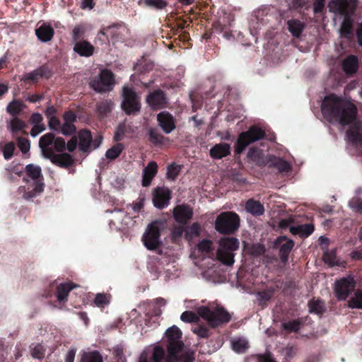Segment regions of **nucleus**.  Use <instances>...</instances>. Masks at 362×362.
Returning <instances> with one entry per match:
<instances>
[{"instance_id":"nucleus-51","label":"nucleus","mask_w":362,"mask_h":362,"mask_svg":"<svg viewBox=\"0 0 362 362\" xmlns=\"http://www.w3.org/2000/svg\"><path fill=\"white\" fill-rule=\"evenodd\" d=\"M273 163L281 172H286L290 169L288 163L279 158H274V162Z\"/></svg>"},{"instance_id":"nucleus-27","label":"nucleus","mask_w":362,"mask_h":362,"mask_svg":"<svg viewBox=\"0 0 362 362\" xmlns=\"http://www.w3.org/2000/svg\"><path fill=\"white\" fill-rule=\"evenodd\" d=\"M77 285L73 283H65L61 284L57 288V298L59 302H66L69 293L74 288H76Z\"/></svg>"},{"instance_id":"nucleus-29","label":"nucleus","mask_w":362,"mask_h":362,"mask_svg":"<svg viewBox=\"0 0 362 362\" xmlns=\"http://www.w3.org/2000/svg\"><path fill=\"white\" fill-rule=\"evenodd\" d=\"M358 66V58L354 55H349L342 62L343 70L347 74L355 73Z\"/></svg>"},{"instance_id":"nucleus-6","label":"nucleus","mask_w":362,"mask_h":362,"mask_svg":"<svg viewBox=\"0 0 362 362\" xmlns=\"http://www.w3.org/2000/svg\"><path fill=\"white\" fill-rule=\"evenodd\" d=\"M39 146L43 157L48 158L54 153L64 151L66 143L62 138H54L53 134L47 133L40 137Z\"/></svg>"},{"instance_id":"nucleus-54","label":"nucleus","mask_w":362,"mask_h":362,"mask_svg":"<svg viewBox=\"0 0 362 362\" xmlns=\"http://www.w3.org/2000/svg\"><path fill=\"white\" fill-rule=\"evenodd\" d=\"M76 130L74 124L64 122L63 125L60 127L59 132L64 135H70Z\"/></svg>"},{"instance_id":"nucleus-9","label":"nucleus","mask_w":362,"mask_h":362,"mask_svg":"<svg viewBox=\"0 0 362 362\" xmlns=\"http://www.w3.org/2000/svg\"><path fill=\"white\" fill-rule=\"evenodd\" d=\"M122 98V108L127 115H136L140 111V98L132 88L123 87Z\"/></svg>"},{"instance_id":"nucleus-64","label":"nucleus","mask_w":362,"mask_h":362,"mask_svg":"<svg viewBox=\"0 0 362 362\" xmlns=\"http://www.w3.org/2000/svg\"><path fill=\"white\" fill-rule=\"evenodd\" d=\"M144 197H139L137 201L132 205V209L134 212H139L144 206Z\"/></svg>"},{"instance_id":"nucleus-30","label":"nucleus","mask_w":362,"mask_h":362,"mask_svg":"<svg viewBox=\"0 0 362 362\" xmlns=\"http://www.w3.org/2000/svg\"><path fill=\"white\" fill-rule=\"evenodd\" d=\"M288 30L293 37H299L305 28V23L297 19L287 21Z\"/></svg>"},{"instance_id":"nucleus-36","label":"nucleus","mask_w":362,"mask_h":362,"mask_svg":"<svg viewBox=\"0 0 362 362\" xmlns=\"http://www.w3.org/2000/svg\"><path fill=\"white\" fill-rule=\"evenodd\" d=\"M231 346L234 351L242 354L249 348V343L246 339L238 337L231 339Z\"/></svg>"},{"instance_id":"nucleus-53","label":"nucleus","mask_w":362,"mask_h":362,"mask_svg":"<svg viewBox=\"0 0 362 362\" xmlns=\"http://www.w3.org/2000/svg\"><path fill=\"white\" fill-rule=\"evenodd\" d=\"M15 145L13 142H9L5 145L3 148V154L5 159H10L13 154Z\"/></svg>"},{"instance_id":"nucleus-42","label":"nucleus","mask_w":362,"mask_h":362,"mask_svg":"<svg viewBox=\"0 0 362 362\" xmlns=\"http://www.w3.org/2000/svg\"><path fill=\"white\" fill-rule=\"evenodd\" d=\"M281 327L285 330L296 332L301 329L302 323L298 320H294L282 323Z\"/></svg>"},{"instance_id":"nucleus-58","label":"nucleus","mask_w":362,"mask_h":362,"mask_svg":"<svg viewBox=\"0 0 362 362\" xmlns=\"http://www.w3.org/2000/svg\"><path fill=\"white\" fill-rule=\"evenodd\" d=\"M349 206L353 210L362 213V200L353 199L349 202Z\"/></svg>"},{"instance_id":"nucleus-19","label":"nucleus","mask_w":362,"mask_h":362,"mask_svg":"<svg viewBox=\"0 0 362 362\" xmlns=\"http://www.w3.org/2000/svg\"><path fill=\"white\" fill-rule=\"evenodd\" d=\"M146 102L151 108L157 110L163 107L167 99L163 91L156 90L147 96Z\"/></svg>"},{"instance_id":"nucleus-23","label":"nucleus","mask_w":362,"mask_h":362,"mask_svg":"<svg viewBox=\"0 0 362 362\" xmlns=\"http://www.w3.org/2000/svg\"><path fill=\"white\" fill-rule=\"evenodd\" d=\"M110 226H115L117 228H122L124 225L127 223L129 217L126 213L120 209L115 210L110 213Z\"/></svg>"},{"instance_id":"nucleus-47","label":"nucleus","mask_w":362,"mask_h":362,"mask_svg":"<svg viewBox=\"0 0 362 362\" xmlns=\"http://www.w3.org/2000/svg\"><path fill=\"white\" fill-rule=\"evenodd\" d=\"M110 301V296L108 294L104 293H98L95 296L94 303L98 307H104L106 305H108Z\"/></svg>"},{"instance_id":"nucleus-39","label":"nucleus","mask_w":362,"mask_h":362,"mask_svg":"<svg viewBox=\"0 0 362 362\" xmlns=\"http://www.w3.org/2000/svg\"><path fill=\"white\" fill-rule=\"evenodd\" d=\"M212 243L208 240H203L197 245V252L203 256L204 258L208 255L212 250Z\"/></svg>"},{"instance_id":"nucleus-62","label":"nucleus","mask_w":362,"mask_h":362,"mask_svg":"<svg viewBox=\"0 0 362 362\" xmlns=\"http://www.w3.org/2000/svg\"><path fill=\"white\" fill-rule=\"evenodd\" d=\"M76 351V347L71 346L65 356V362H74Z\"/></svg>"},{"instance_id":"nucleus-41","label":"nucleus","mask_w":362,"mask_h":362,"mask_svg":"<svg viewBox=\"0 0 362 362\" xmlns=\"http://www.w3.org/2000/svg\"><path fill=\"white\" fill-rule=\"evenodd\" d=\"M123 149V145L122 144H117L106 151L105 157L107 159L114 160L120 155Z\"/></svg>"},{"instance_id":"nucleus-5","label":"nucleus","mask_w":362,"mask_h":362,"mask_svg":"<svg viewBox=\"0 0 362 362\" xmlns=\"http://www.w3.org/2000/svg\"><path fill=\"white\" fill-rule=\"evenodd\" d=\"M197 312L199 316L207 321L212 327L227 323L231 318L230 315L221 307L209 309L208 307L201 306L197 308Z\"/></svg>"},{"instance_id":"nucleus-16","label":"nucleus","mask_w":362,"mask_h":362,"mask_svg":"<svg viewBox=\"0 0 362 362\" xmlns=\"http://www.w3.org/2000/svg\"><path fill=\"white\" fill-rule=\"evenodd\" d=\"M349 144L356 147H362V123L354 122L346 133Z\"/></svg>"},{"instance_id":"nucleus-12","label":"nucleus","mask_w":362,"mask_h":362,"mask_svg":"<svg viewBox=\"0 0 362 362\" xmlns=\"http://www.w3.org/2000/svg\"><path fill=\"white\" fill-rule=\"evenodd\" d=\"M264 136V131L257 127H252L248 131L240 134L235 149L237 153H242L250 144L255 142Z\"/></svg>"},{"instance_id":"nucleus-44","label":"nucleus","mask_w":362,"mask_h":362,"mask_svg":"<svg viewBox=\"0 0 362 362\" xmlns=\"http://www.w3.org/2000/svg\"><path fill=\"white\" fill-rule=\"evenodd\" d=\"M273 293V288H267L262 292H258L256 295L258 303L260 305L264 304L272 298Z\"/></svg>"},{"instance_id":"nucleus-11","label":"nucleus","mask_w":362,"mask_h":362,"mask_svg":"<svg viewBox=\"0 0 362 362\" xmlns=\"http://www.w3.org/2000/svg\"><path fill=\"white\" fill-rule=\"evenodd\" d=\"M90 87L96 92H106L112 89L114 86L113 74L108 70H102L90 82Z\"/></svg>"},{"instance_id":"nucleus-49","label":"nucleus","mask_w":362,"mask_h":362,"mask_svg":"<svg viewBox=\"0 0 362 362\" xmlns=\"http://www.w3.org/2000/svg\"><path fill=\"white\" fill-rule=\"evenodd\" d=\"M180 320L185 322H196L199 320V316L192 311H185L182 313Z\"/></svg>"},{"instance_id":"nucleus-59","label":"nucleus","mask_w":362,"mask_h":362,"mask_svg":"<svg viewBox=\"0 0 362 362\" xmlns=\"http://www.w3.org/2000/svg\"><path fill=\"white\" fill-rule=\"evenodd\" d=\"M112 185L114 187L117 188V189H124L126 187V179L121 176V177H117L112 182Z\"/></svg>"},{"instance_id":"nucleus-18","label":"nucleus","mask_w":362,"mask_h":362,"mask_svg":"<svg viewBox=\"0 0 362 362\" xmlns=\"http://www.w3.org/2000/svg\"><path fill=\"white\" fill-rule=\"evenodd\" d=\"M192 214V209L185 204L178 205L173 209V216L180 223H186L191 219Z\"/></svg>"},{"instance_id":"nucleus-57","label":"nucleus","mask_w":362,"mask_h":362,"mask_svg":"<svg viewBox=\"0 0 362 362\" xmlns=\"http://www.w3.org/2000/svg\"><path fill=\"white\" fill-rule=\"evenodd\" d=\"M192 332L200 338H206L209 336V331L206 327L197 326L192 328Z\"/></svg>"},{"instance_id":"nucleus-52","label":"nucleus","mask_w":362,"mask_h":362,"mask_svg":"<svg viewBox=\"0 0 362 362\" xmlns=\"http://www.w3.org/2000/svg\"><path fill=\"white\" fill-rule=\"evenodd\" d=\"M18 146L23 153L28 152L30 148V141L24 137L18 138Z\"/></svg>"},{"instance_id":"nucleus-50","label":"nucleus","mask_w":362,"mask_h":362,"mask_svg":"<svg viewBox=\"0 0 362 362\" xmlns=\"http://www.w3.org/2000/svg\"><path fill=\"white\" fill-rule=\"evenodd\" d=\"M180 170V166L175 164H171L168 167L167 177L168 178L173 180H175Z\"/></svg>"},{"instance_id":"nucleus-33","label":"nucleus","mask_w":362,"mask_h":362,"mask_svg":"<svg viewBox=\"0 0 362 362\" xmlns=\"http://www.w3.org/2000/svg\"><path fill=\"white\" fill-rule=\"evenodd\" d=\"M78 146L82 151H86L90 148L92 136L89 131L82 130L78 133Z\"/></svg>"},{"instance_id":"nucleus-38","label":"nucleus","mask_w":362,"mask_h":362,"mask_svg":"<svg viewBox=\"0 0 362 362\" xmlns=\"http://www.w3.org/2000/svg\"><path fill=\"white\" fill-rule=\"evenodd\" d=\"M139 5L141 6L151 7L156 9H162L167 6L164 0H139Z\"/></svg>"},{"instance_id":"nucleus-37","label":"nucleus","mask_w":362,"mask_h":362,"mask_svg":"<svg viewBox=\"0 0 362 362\" xmlns=\"http://www.w3.org/2000/svg\"><path fill=\"white\" fill-rule=\"evenodd\" d=\"M81 362H103V358L98 351H83Z\"/></svg>"},{"instance_id":"nucleus-46","label":"nucleus","mask_w":362,"mask_h":362,"mask_svg":"<svg viewBox=\"0 0 362 362\" xmlns=\"http://www.w3.org/2000/svg\"><path fill=\"white\" fill-rule=\"evenodd\" d=\"M45 354V346L41 344H37L31 346V355L35 358H42Z\"/></svg>"},{"instance_id":"nucleus-2","label":"nucleus","mask_w":362,"mask_h":362,"mask_svg":"<svg viewBox=\"0 0 362 362\" xmlns=\"http://www.w3.org/2000/svg\"><path fill=\"white\" fill-rule=\"evenodd\" d=\"M168 339L167 354H164L163 359L166 362H194V351L184 347L181 341L182 332L175 325H173L165 331Z\"/></svg>"},{"instance_id":"nucleus-24","label":"nucleus","mask_w":362,"mask_h":362,"mask_svg":"<svg viewBox=\"0 0 362 362\" xmlns=\"http://www.w3.org/2000/svg\"><path fill=\"white\" fill-rule=\"evenodd\" d=\"M35 34L40 41L46 42L51 40L52 38L54 35V30L51 25L46 23H42L38 28L35 30Z\"/></svg>"},{"instance_id":"nucleus-15","label":"nucleus","mask_w":362,"mask_h":362,"mask_svg":"<svg viewBox=\"0 0 362 362\" xmlns=\"http://www.w3.org/2000/svg\"><path fill=\"white\" fill-rule=\"evenodd\" d=\"M170 199V191L165 187H157L153 192V202L157 209H163L168 206Z\"/></svg>"},{"instance_id":"nucleus-22","label":"nucleus","mask_w":362,"mask_h":362,"mask_svg":"<svg viewBox=\"0 0 362 362\" xmlns=\"http://www.w3.org/2000/svg\"><path fill=\"white\" fill-rule=\"evenodd\" d=\"M158 171V165L156 162L151 161L148 163L147 166L144 169L142 174V186L148 187L150 185L153 178L155 177Z\"/></svg>"},{"instance_id":"nucleus-8","label":"nucleus","mask_w":362,"mask_h":362,"mask_svg":"<svg viewBox=\"0 0 362 362\" xmlns=\"http://www.w3.org/2000/svg\"><path fill=\"white\" fill-rule=\"evenodd\" d=\"M240 226V218L237 214L231 211L223 212L218 215L215 221V228L222 234H230Z\"/></svg>"},{"instance_id":"nucleus-55","label":"nucleus","mask_w":362,"mask_h":362,"mask_svg":"<svg viewBox=\"0 0 362 362\" xmlns=\"http://www.w3.org/2000/svg\"><path fill=\"white\" fill-rule=\"evenodd\" d=\"M112 107H113V103L110 100H105V102L101 103L98 106V111L100 113H103V114H105L107 112H110L112 109Z\"/></svg>"},{"instance_id":"nucleus-20","label":"nucleus","mask_w":362,"mask_h":362,"mask_svg":"<svg viewBox=\"0 0 362 362\" xmlns=\"http://www.w3.org/2000/svg\"><path fill=\"white\" fill-rule=\"evenodd\" d=\"M157 119L160 127L166 134L170 133L175 127L172 115L167 112L159 113Z\"/></svg>"},{"instance_id":"nucleus-61","label":"nucleus","mask_w":362,"mask_h":362,"mask_svg":"<svg viewBox=\"0 0 362 362\" xmlns=\"http://www.w3.org/2000/svg\"><path fill=\"white\" fill-rule=\"evenodd\" d=\"M45 130V126L44 124H33V127L30 131V135L33 137H36L40 133Z\"/></svg>"},{"instance_id":"nucleus-4","label":"nucleus","mask_w":362,"mask_h":362,"mask_svg":"<svg viewBox=\"0 0 362 362\" xmlns=\"http://www.w3.org/2000/svg\"><path fill=\"white\" fill-rule=\"evenodd\" d=\"M329 11L340 17H344L341 28L340 35L341 37H350L352 35L353 19L351 14L354 10L353 3L347 0H332L328 5Z\"/></svg>"},{"instance_id":"nucleus-14","label":"nucleus","mask_w":362,"mask_h":362,"mask_svg":"<svg viewBox=\"0 0 362 362\" xmlns=\"http://www.w3.org/2000/svg\"><path fill=\"white\" fill-rule=\"evenodd\" d=\"M164 349L158 344L146 347L141 354L139 362H162Z\"/></svg>"},{"instance_id":"nucleus-3","label":"nucleus","mask_w":362,"mask_h":362,"mask_svg":"<svg viewBox=\"0 0 362 362\" xmlns=\"http://www.w3.org/2000/svg\"><path fill=\"white\" fill-rule=\"evenodd\" d=\"M23 181L25 185L19 187L18 191L25 199L29 200L35 197L44 190L43 177L38 165L28 164L25 166Z\"/></svg>"},{"instance_id":"nucleus-40","label":"nucleus","mask_w":362,"mask_h":362,"mask_svg":"<svg viewBox=\"0 0 362 362\" xmlns=\"http://www.w3.org/2000/svg\"><path fill=\"white\" fill-rule=\"evenodd\" d=\"M23 107V103L21 101L13 100L8 104L6 111L13 116H16L22 111Z\"/></svg>"},{"instance_id":"nucleus-17","label":"nucleus","mask_w":362,"mask_h":362,"mask_svg":"<svg viewBox=\"0 0 362 362\" xmlns=\"http://www.w3.org/2000/svg\"><path fill=\"white\" fill-rule=\"evenodd\" d=\"M275 243L276 245L279 246V253L281 260L286 262L291 250L294 246L293 241L287 238L286 236H280L276 239Z\"/></svg>"},{"instance_id":"nucleus-34","label":"nucleus","mask_w":362,"mask_h":362,"mask_svg":"<svg viewBox=\"0 0 362 362\" xmlns=\"http://www.w3.org/2000/svg\"><path fill=\"white\" fill-rule=\"evenodd\" d=\"M314 230V227L312 224H303L296 226H291L290 232L293 235H299L302 237H307L310 235Z\"/></svg>"},{"instance_id":"nucleus-43","label":"nucleus","mask_w":362,"mask_h":362,"mask_svg":"<svg viewBox=\"0 0 362 362\" xmlns=\"http://www.w3.org/2000/svg\"><path fill=\"white\" fill-rule=\"evenodd\" d=\"M310 313L317 315L322 314L324 310V303L320 300H313L308 303Z\"/></svg>"},{"instance_id":"nucleus-28","label":"nucleus","mask_w":362,"mask_h":362,"mask_svg":"<svg viewBox=\"0 0 362 362\" xmlns=\"http://www.w3.org/2000/svg\"><path fill=\"white\" fill-rule=\"evenodd\" d=\"M245 210L254 216H259L264 214V207L258 201L249 199L245 204Z\"/></svg>"},{"instance_id":"nucleus-56","label":"nucleus","mask_w":362,"mask_h":362,"mask_svg":"<svg viewBox=\"0 0 362 362\" xmlns=\"http://www.w3.org/2000/svg\"><path fill=\"white\" fill-rule=\"evenodd\" d=\"M262 151L257 148H250L247 153V157L255 162H259Z\"/></svg>"},{"instance_id":"nucleus-26","label":"nucleus","mask_w":362,"mask_h":362,"mask_svg":"<svg viewBox=\"0 0 362 362\" xmlns=\"http://www.w3.org/2000/svg\"><path fill=\"white\" fill-rule=\"evenodd\" d=\"M230 152V146L228 144L221 143L215 145L210 150V155L216 159L228 156Z\"/></svg>"},{"instance_id":"nucleus-32","label":"nucleus","mask_w":362,"mask_h":362,"mask_svg":"<svg viewBox=\"0 0 362 362\" xmlns=\"http://www.w3.org/2000/svg\"><path fill=\"white\" fill-rule=\"evenodd\" d=\"M74 49L79 55L87 57L93 54L94 47L89 42L81 41L75 44Z\"/></svg>"},{"instance_id":"nucleus-45","label":"nucleus","mask_w":362,"mask_h":362,"mask_svg":"<svg viewBox=\"0 0 362 362\" xmlns=\"http://www.w3.org/2000/svg\"><path fill=\"white\" fill-rule=\"evenodd\" d=\"M200 233V226L197 223H194L192 225H191L189 227H188L185 230V238L187 240H191L194 237L198 236Z\"/></svg>"},{"instance_id":"nucleus-7","label":"nucleus","mask_w":362,"mask_h":362,"mask_svg":"<svg viewBox=\"0 0 362 362\" xmlns=\"http://www.w3.org/2000/svg\"><path fill=\"white\" fill-rule=\"evenodd\" d=\"M239 247V241L235 238H222L219 242L217 257L223 264L231 266L234 263V252Z\"/></svg>"},{"instance_id":"nucleus-10","label":"nucleus","mask_w":362,"mask_h":362,"mask_svg":"<svg viewBox=\"0 0 362 362\" xmlns=\"http://www.w3.org/2000/svg\"><path fill=\"white\" fill-rule=\"evenodd\" d=\"M162 225V223L156 221L148 226L142 238L144 245L148 250H155L160 245V231Z\"/></svg>"},{"instance_id":"nucleus-1","label":"nucleus","mask_w":362,"mask_h":362,"mask_svg":"<svg viewBox=\"0 0 362 362\" xmlns=\"http://www.w3.org/2000/svg\"><path fill=\"white\" fill-rule=\"evenodd\" d=\"M321 109L328 122H339L342 125L351 123L356 116V107L352 103L334 95L325 98Z\"/></svg>"},{"instance_id":"nucleus-21","label":"nucleus","mask_w":362,"mask_h":362,"mask_svg":"<svg viewBox=\"0 0 362 362\" xmlns=\"http://www.w3.org/2000/svg\"><path fill=\"white\" fill-rule=\"evenodd\" d=\"M262 12L258 11L257 12H254V13L250 16L249 20V30L250 34L255 37L259 30L262 28L264 23L262 17Z\"/></svg>"},{"instance_id":"nucleus-48","label":"nucleus","mask_w":362,"mask_h":362,"mask_svg":"<svg viewBox=\"0 0 362 362\" xmlns=\"http://www.w3.org/2000/svg\"><path fill=\"white\" fill-rule=\"evenodd\" d=\"M47 69L45 68L37 69L27 75L23 78L24 80H32L33 81H37L39 77L46 75Z\"/></svg>"},{"instance_id":"nucleus-25","label":"nucleus","mask_w":362,"mask_h":362,"mask_svg":"<svg viewBox=\"0 0 362 362\" xmlns=\"http://www.w3.org/2000/svg\"><path fill=\"white\" fill-rule=\"evenodd\" d=\"M48 158L52 161V163L62 168H67L70 166L74 161L72 157L68 153H54Z\"/></svg>"},{"instance_id":"nucleus-63","label":"nucleus","mask_w":362,"mask_h":362,"mask_svg":"<svg viewBox=\"0 0 362 362\" xmlns=\"http://www.w3.org/2000/svg\"><path fill=\"white\" fill-rule=\"evenodd\" d=\"M149 137L150 141L155 144H160L162 142V136L154 130L149 131Z\"/></svg>"},{"instance_id":"nucleus-31","label":"nucleus","mask_w":362,"mask_h":362,"mask_svg":"<svg viewBox=\"0 0 362 362\" xmlns=\"http://www.w3.org/2000/svg\"><path fill=\"white\" fill-rule=\"evenodd\" d=\"M6 127L12 134L23 132L26 127L25 123L16 117L6 122Z\"/></svg>"},{"instance_id":"nucleus-35","label":"nucleus","mask_w":362,"mask_h":362,"mask_svg":"<svg viewBox=\"0 0 362 362\" xmlns=\"http://www.w3.org/2000/svg\"><path fill=\"white\" fill-rule=\"evenodd\" d=\"M348 307L362 310V289H357L354 292L348 301Z\"/></svg>"},{"instance_id":"nucleus-13","label":"nucleus","mask_w":362,"mask_h":362,"mask_svg":"<svg viewBox=\"0 0 362 362\" xmlns=\"http://www.w3.org/2000/svg\"><path fill=\"white\" fill-rule=\"evenodd\" d=\"M356 286L354 277L351 275L341 278L335 282L334 293L339 300H344L347 298L351 291Z\"/></svg>"},{"instance_id":"nucleus-60","label":"nucleus","mask_w":362,"mask_h":362,"mask_svg":"<svg viewBox=\"0 0 362 362\" xmlns=\"http://www.w3.org/2000/svg\"><path fill=\"white\" fill-rule=\"evenodd\" d=\"M48 125L50 129L59 132L60 129V122L56 117L49 119Z\"/></svg>"}]
</instances>
